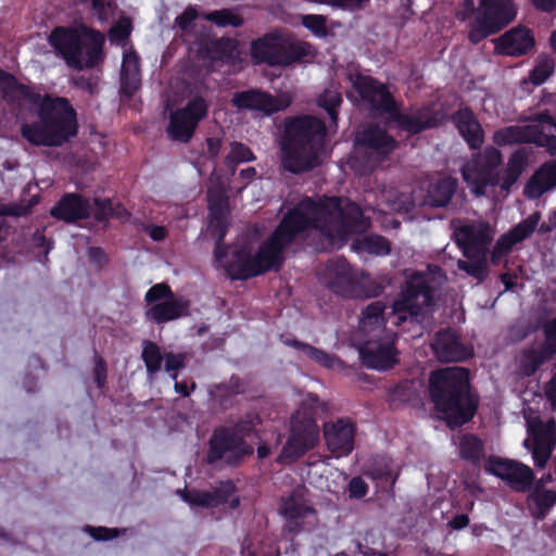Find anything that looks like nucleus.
<instances>
[{"label": "nucleus", "mask_w": 556, "mask_h": 556, "mask_svg": "<svg viewBox=\"0 0 556 556\" xmlns=\"http://www.w3.org/2000/svg\"><path fill=\"white\" fill-rule=\"evenodd\" d=\"M370 219L358 204L340 197L314 200L304 197L289 208L274 231L258 247L255 254L248 244L229 249L223 266L231 280H248L268 271H279L285 263L283 252L308 230H316L328 240H344L351 235L365 232ZM216 258L222 262L219 244Z\"/></svg>", "instance_id": "nucleus-1"}, {"label": "nucleus", "mask_w": 556, "mask_h": 556, "mask_svg": "<svg viewBox=\"0 0 556 556\" xmlns=\"http://www.w3.org/2000/svg\"><path fill=\"white\" fill-rule=\"evenodd\" d=\"M30 103L37 106V121L21 127L22 137L30 144L56 148L77 136V112L67 98L39 92V100Z\"/></svg>", "instance_id": "nucleus-2"}, {"label": "nucleus", "mask_w": 556, "mask_h": 556, "mask_svg": "<svg viewBox=\"0 0 556 556\" xmlns=\"http://www.w3.org/2000/svg\"><path fill=\"white\" fill-rule=\"evenodd\" d=\"M527 161L526 152L517 150L508 157L506 167L501 169L502 152L493 146H488L471 155L470 160L464 164L462 175L477 197L485 195L489 187H500L502 191L508 193L525 170Z\"/></svg>", "instance_id": "nucleus-3"}, {"label": "nucleus", "mask_w": 556, "mask_h": 556, "mask_svg": "<svg viewBox=\"0 0 556 556\" xmlns=\"http://www.w3.org/2000/svg\"><path fill=\"white\" fill-rule=\"evenodd\" d=\"M326 125L311 115L296 116L286 123L281 139V164L287 172L301 174L320 164Z\"/></svg>", "instance_id": "nucleus-4"}, {"label": "nucleus", "mask_w": 556, "mask_h": 556, "mask_svg": "<svg viewBox=\"0 0 556 556\" xmlns=\"http://www.w3.org/2000/svg\"><path fill=\"white\" fill-rule=\"evenodd\" d=\"M429 393L434 408L450 427L469 421L477 403L469 392V374L463 367L434 370L429 379Z\"/></svg>", "instance_id": "nucleus-5"}, {"label": "nucleus", "mask_w": 556, "mask_h": 556, "mask_svg": "<svg viewBox=\"0 0 556 556\" xmlns=\"http://www.w3.org/2000/svg\"><path fill=\"white\" fill-rule=\"evenodd\" d=\"M104 36L101 31L73 27H55L48 42L65 63L75 70L93 68L103 60Z\"/></svg>", "instance_id": "nucleus-6"}, {"label": "nucleus", "mask_w": 556, "mask_h": 556, "mask_svg": "<svg viewBox=\"0 0 556 556\" xmlns=\"http://www.w3.org/2000/svg\"><path fill=\"white\" fill-rule=\"evenodd\" d=\"M331 406L308 393L300 408L291 416L290 434L278 457L280 463H291L313 450L319 442V428L316 418L328 414Z\"/></svg>", "instance_id": "nucleus-7"}, {"label": "nucleus", "mask_w": 556, "mask_h": 556, "mask_svg": "<svg viewBox=\"0 0 556 556\" xmlns=\"http://www.w3.org/2000/svg\"><path fill=\"white\" fill-rule=\"evenodd\" d=\"M315 55L316 51L309 42L277 30L254 39L250 47V56L254 65L288 67L294 63H306Z\"/></svg>", "instance_id": "nucleus-8"}, {"label": "nucleus", "mask_w": 556, "mask_h": 556, "mask_svg": "<svg viewBox=\"0 0 556 556\" xmlns=\"http://www.w3.org/2000/svg\"><path fill=\"white\" fill-rule=\"evenodd\" d=\"M466 4L470 5V13L475 15L468 23L467 35L472 45L500 33L517 14L513 0H480L478 8L473 7L472 0H466Z\"/></svg>", "instance_id": "nucleus-9"}, {"label": "nucleus", "mask_w": 556, "mask_h": 556, "mask_svg": "<svg viewBox=\"0 0 556 556\" xmlns=\"http://www.w3.org/2000/svg\"><path fill=\"white\" fill-rule=\"evenodd\" d=\"M357 157L351 167L359 175L371 173L396 149V139L378 125H369L356 137Z\"/></svg>", "instance_id": "nucleus-10"}, {"label": "nucleus", "mask_w": 556, "mask_h": 556, "mask_svg": "<svg viewBox=\"0 0 556 556\" xmlns=\"http://www.w3.org/2000/svg\"><path fill=\"white\" fill-rule=\"evenodd\" d=\"M258 422L260 418L256 415H250L247 419L239 421L232 430L216 429L211 438V463L217 458L235 463L241 457L252 454L253 447L244 442V438L254 433Z\"/></svg>", "instance_id": "nucleus-11"}, {"label": "nucleus", "mask_w": 556, "mask_h": 556, "mask_svg": "<svg viewBox=\"0 0 556 556\" xmlns=\"http://www.w3.org/2000/svg\"><path fill=\"white\" fill-rule=\"evenodd\" d=\"M523 416L529 434L525 445L531 451L534 465L544 468L556 447V424L553 419L543 420L532 406L523 408Z\"/></svg>", "instance_id": "nucleus-12"}, {"label": "nucleus", "mask_w": 556, "mask_h": 556, "mask_svg": "<svg viewBox=\"0 0 556 556\" xmlns=\"http://www.w3.org/2000/svg\"><path fill=\"white\" fill-rule=\"evenodd\" d=\"M278 511L285 519V529L290 533L311 531L319 523L318 513L304 488H298L282 496Z\"/></svg>", "instance_id": "nucleus-13"}, {"label": "nucleus", "mask_w": 556, "mask_h": 556, "mask_svg": "<svg viewBox=\"0 0 556 556\" xmlns=\"http://www.w3.org/2000/svg\"><path fill=\"white\" fill-rule=\"evenodd\" d=\"M206 113L207 103L204 97L202 94L191 97L184 108L170 111L166 128L168 137L174 141L189 142Z\"/></svg>", "instance_id": "nucleus-14"}, {"label": "nucleus", "mask_w": 556, "mask_h": 556, "mask_svg": "<svg viewBox=\"0 0 556 556\" xmlns=\"http://www.w3.org/2000/svg\"><path fill=\"white\" fill-rule=\"evenodd\" d=\"M350 81L361 100L366 103L372 112L389 116L390 113L394 111L397 103L394 96L389 90L388 85L372 76L362 73L350 75Z\"/></svg>", "instance_id": "nucleus-15"}, {"label": "nucleus", "mask_w": 556, "mask_h": 556, "mask_svg": "<svg viewBox=\"0 0 556 556\" xmlns=\"http://www.w3.org/2000/svg\"><path fill=\"white\" fill-rule=\"evenodd\" d=\"M324 278L327 287L343 298H359L364 294L357 271L344 257L329 261Z\"/></svg>", "instance_id": "nucleus-16"}, {"label": "nucleus", "mask_w": 556, "mask_h": 556, "mask_svg": "<svg viewBox=\"0 0 556 556\" xmlns=\"http://www.w3.org/2000/svg\"><path fill=\"white\" fill-rule=\"evenodd\" d=\"M453 238L464 256L489 254L494 230L488 222H470L456 227Z\"/></svg>", "instance_id": "nucleus-17"}, {"label": "nucleus", "mask_w": 556, "mask_h": 556, "mask_svg": "<svg viewBox=\"0 0 556 556\" xmlns=\"http://www.w3.org/2000/svg\"><path fill=\"white\" fill-rule=\"evenodd\" d=\"M389 118L396 124L400 130L410 136L439 126L438 113L430 105L412 106L402 112L396 104Z\"/></svg>", "instance_id": "nucleus-18"}, {"label": "nucleus", "mask_w": 556, "mask_h": 556, "mask_svg": "<svg viewBox=\"0 0 556 556\" xmlns=\"http://www.w3.org/2000/svg\"><path fill=\"white\" fill-rule=\"evenodd\" d=\"M323 432L327 448L334 457L348 456L354 450L356 427L351 419L329 420L324 424Z\"/></svg>", "instance_id": "nucleus-19"}, {"label": "nucleus", "mask_w": 556, "mask_h": 556, "mask_svg": "<svg viewBox=\"0 0 556 556\" xmlns=\"http://www.w3.org/2000/svg\"><path fill=\"white\" fill-rule=\"evenodd\" d=\"M486 470L506 481L516 491L528 490L534 479L530 467L510 459L491 457L486 464Z\"/></svg>", "instance_id": "nucleus-20"}, {"label": "nucleus", "mask_w": 556, "mask_h": 556, "mask_svg": "<svg viewBox=\"0 0 556 556\" xmlns=\"http://www.w3.org/2000/svg\"><path fill=\"white\" fill-rule=\"evenodd\" d=\"M230 225L229 197L224 188L217 189L211 173V239L218 245L225 238Z\"/></svg>", "instance_id": "nucleus-21"}, {"label": "nucleus", "mask_w": 556, "mask_h": 556, "mask_svg": "<svg viewBox=\"0 0 556 556\" xmlns=\"http://www.w3.org/2000/svg\"><path fill=\"white\" fill-rule=\"evenodd\" d=\"M50 215L66 224H74L91 216L90 201L77 192L64 193L51 207Z\"/></svg>", "instance_id": "nucleus-22"}, {"label": "nucleus", "mask_w": 556, "mask_h": 556, "mask_svg": "<svg viewBox=\"0 0 556 556\" xmlns=\"http://www.w3.org/2000/svg\"><path fill=\"white\" fill-rule=\"evenodd\" d=\"M533 31L522 25L513 27L495 40V50L501 55L521 56L534 47Z\"/></svg>", "instance_id": "nucleus-23"}, {"label": "nucleus", "mask_w": 556, "mask_h": 556, "mask_svg": "<svg viewBox=\"0 0 556 556\" xmlns=\"http://www.w3.org/2000/svg\"><path fill=\"white\" fill-rule=\"evenodd\" d=\"M231 103L238 110L258 111L265 115H271L283 110V105L276 97L261 89L235 92Z\"/></svg>", "instance_id": "nucleus-24"}, {"label": "nucleus", "mask_w": 556, "mask_h": 556, "mask_svg": "<svg viewBox=\"0 0 556 556\" xmlns=\"http://www.w3.org/2000/svg\"><path fill=\"white\" fill-rule=\"evenodd\" d=\"M189 307V300L173 295L166 301L150 306L146 312V318L151 323L161 325L187 316Z\"/></svg>", "instance_id": "nucleus-25"}, {"label": "nucleus", "mask_w": 556, "mask_h": 556, "mask_svg": "<svg viewBox=\"0 0 556 556\" xmlns=\"http://www.w3.org/2000/svg\"><path fill=\"white\" fill-rule=\"evenodd\" d=\"M142 358L149 375H153L164 368L176 380L177 371L185 367L186 355L182 353L162 354L161 350H142Z\"/></svg>", "instance_id": "nucleus-26"}, {"label": "nucleus", "mask_w": 556, "mask_h": 556, "mask_svg": "<svg viewBox=\"0 0 556 556\" xmlns=\"http://www.w3.org/2000/svg\"><path fill=\"white\" fill-rule=\"evenodd\" d=\"M458 132L471 150H479L484 141L483 129L469 108L458 110L454 115Z\"/></svg>", "instance_id": "nucleus-27"}, {"label": "nucleus", "mask_w": 556, "mask_h": 556, "mask_svg": "<svg viewBox=\"0 0 556 556\" xmlns=\"http://www.w3.org/2000/svg\"><path fill=\"white\" fill-rule=\"evenodd\" d=\"M231 66L232 71H238L242 67V52L238 48V40L229 37L220 39L211 38V72L214 70L215 62Z\"/></svg>", "instance_id": "nucleus-28"}, {"label": "nucleus", "mask_w": 556, "mask_h": 556, "mask_svg": "<svg viewBox=\"0 0 556 556\" xmlns=\"http://www.w3.org/2000/svg\"><path fill=\"white\" fill-rule=\"evenodd\" d=\"M0 98L8 103L15 102L17 98L35 102L39 100V92L20 83L13 74L0 68Z\"/></svg>", "instance_id": "nucleus-29"}, {"label": "nucleus", "mask_w": 556, "mask_h": 556, "mask_svg": "<svg viewBox=\"0 0 556 556\" xmlns=\"http://www.w3.org/2000/svg\"><path fill=\"white\" fill-rule=\"evenodd\" d=\"M556 187V160L543 163L525 187V194L538 199Z\"/></svg>", "instance_id": "nucleus-30"}, {"label": "nucleus", "mask_w": 556, "mask_h": 556, "mask_svg": "<svg viewBox=\"0 0 556 556\" xmlns=\"http://www.w3.org/2000/svg\"><path fill=\"white\" fill-rule=\"evenodd\" d=\"M211 517L227 514L240 504L239 495L231 481H222L211 491Z\"/></svg>", "instance_id": "nucleus-31"}, {"label": "nucleus", "mask_w": 556, "mask_h": 556, "mask_svg": "<svg viewBox=\"0 0 556 556\" xmlns=\"http://www.w3.org/2000/svg\"><path fill=\"white\" fill-rule=\"evenodd\" d=\"M403 292L420 308L430 307L434 304L433 289L427 277L421 273H414L405 283Z\"/></svg>", "instance_id": "nucleus-32"}, {"label": "nucleus", "mask_w": 556, "mask_h": 556, "mask_svg": "<svg viewBox=\"0 0 556 556\" xmlns=\"http://www.w3.org/2000/svg\"><path fill=\"white\" fill-rule=\"evenodd\" d=\"M457 187L458 181L456 178L451 176L439 178L429 185L426 202L431 207H444L451 202Z\"/></svg>", "instance_id": "nucleus-33"}, {"label": "nucleus", "mask_w": 556, "mask_h": 556, "mask_svg": "<svg viewBox=\"0 0 556 556\" xmlns=\"http://www.w3.org/2000/svg\"><path fill=\"white\" fill-rule=\"evenodd\" d=\"M140 87V74L138 56L136 53L124 54L121 68V87L122 96L131 98Z\"/></svg>", "instance_id": "nucleus-34"}, {"label": "nucleus", "mask_w": 556, "mask_h": 556, "mask_svg": "<svg viewBox=\"0 0 556 556\" xmlns=\"http://www.w3.org/2000/svg\"><path fill=\"white\" fill-rule=\"evenodd\" d=\"M556 350H522L516 357V372L520 376H531Z\"/></svg>", "instance_id": "nucleus-35"}, {"label": "nucleus", "mask_w": 556, "mask_h": 556, "mask_svg": "<svg viewBox=\"0 0 556 556\" xmlns=\"http://www.w3.org/2000/svg\"><path fill=\"white\" fill-rule=\"evenodd\" d=\"M399 350H358L362 364L370 369L387 370L397 362Z\"/></svg>", "instance_id": "nucleus-36"}, {"label": "nucleus", "mask_w": 556, "mask_h": 556, "mask_svg": "<svg viewBox=\"0 0 556 556\" xmlns=\"http://www.w3.org/2000/svg\"><path fill=\"white\" fill-rule=\"evenodd\" d=\"M352 249L357 253L386 256L391 253V243L381 235L369 233L354 240Z\"/></svg>", "instance_id": "nucleus-37"}, {"label": "nucleus", "mask_w": 556, "mask_h": 556, "mask_svg": "<svg viewBox=\"0 0 556 556\" xmlns=\"http://www.w3.org/2000/svg\"><path fill=\"white\" fill-rule=\"evenodd\" d=\"M533 127L521 128L519 126H508L494 132L493 140L497 146H508L515 143H529Z\"/></svg>", "instance_id": "nucleus-38"}, {"label": "nucleus", "mask_w": 556, "mask_h": 556, "mask_svg": "<svg viewBox=\"0 0 556 556\" xmlns=\"http://www.w3.org/2000/svg\"><path fill=\"white\" fill-rule=\"evenodd\" d=\"M93 205L92 216L98 223L108 222L112 217L123 218L125 215H129L122 204H114L109 198H94Z\"/></svg>", "instance_id": "nucleus-39"}, {"label": "nucleus", "mask_w": 556, "mask_h": 556, "mask_svg": "<svg viewBox=\"0 0 556 556\" xmlns=\"http://www.w3.org/2000/svg\"><path fill=\"white\" fill-rule=\"evenodd\" d=\"M488 255L481 253L475 256H465L467 261L458 260L457 268L481 282L489 274Z\"/></svg>", "instance_id": "nucleus-40"}, {"label": "nucleus", "mask_w": 556, "mask_h": 556, "mask_svg": "<svg viewBox=\"0 0 556 556\" xmlns=\"http://www.w3.org/2000/svg\"><path fill=\"white\" fill-rule=\"evenodd\" d=\"M530 503L533 505V514L538 519H543L549 509L556 504V492L542 490L539 486L530 494Z\"/></svg>", "instance_id": "nucleus-41"}, {"label": "nucleus", "mask_w": 556, "mask_h": 556, "mask_svg": "<svg viewBox=\"0 0 556 556\" xmlns=\"http://www.w3.org/2000/svg\"><path fill=\"white\" fill-rule=\"evenodd\" d=\"M392 311L397 317L396 324L400 325L407 319V316L412 319H417L422 309L419 304L413 302V300L402 291L400 298L393 302Z\"/></svg>", "instance_id": "nucleus-42"}, {"label": "nucleus", "mask_w": 556, "mask_h": 556, "mask_svg": "<svg viewBox=\"0 0 556 556\" xmlns=\"http://www.w3.org/2000/svg\"><path fill=\"white\" fill-rule=\"evenodd\" d=\"M541 219V213L534 212L529 215L526 219L514 226L507 235L517 244L531 237L539 226Z\"/></svg>", "instance_id": "nucleus-43"}, {"label": "nucleus", "mask_w": 556, "mask_h": 556, "mask_svg": "<svg viewBox=\"0 0 556 556\" xmlns=\"http://www.w3.org/2000/svg\"><path fill=\"white\" fill-rule=\"evenodd\" d=\"M342 102L343 99L340 92L328 89L325 90L321 94H319L317 99L318 106L325 110L328 118L331 121V124L333 125H337L338 109L341 106Z\"/></svg>", "instance_id": "nucleus-44"}, {"label": "nucleus", "mask_w": 556, "mask_h": 556, "mask_svg": "<svg viewBox=\"0 0 556 556\" xmlns=\"http://www.w3.org/2000/svg\"><path fill=\"white\" fill-rule=\"evenodd\" d=\"M459 455L465 459L478 462L482 456V442L475 435H463L459 441Z\"/></svg>", "instance_id": "nucleus-45"}, {"label": "nucleus", "mask_w": 556, "mask_h": 556, "mask_svg": "<svg viewBox=\"0 0 556 556\" xmlns=\"http://www.w3.org/2000/svg\"><path fill=\"white\" fill-rule=\"evenodd\" d=\"M189 56L193 61H202L204 65L208 60V31L203 29L194 36L188 48Z\"/></svg>", "instance_id": "nucleus-46"}, {"label": "nucleus", "mask_w": 556, "mask_h": 556, "mask_svg": "<svg viewBox=\"0 0 556 556\" xmlns=\"http://www.w3.org/2000/svg\"><path fill=\"white\" fill-rule=\"evenodd\" d=\"M555 61L552 58L541 59L538 64L530 71L529 80L534 86L543 85L554 73Z\"/></svg>", "instance_id": "nucleus-47"}, {"label": "nucleus", "mask_w": 556, "mask_h": 556, "mask_svg": "<svg viewBox=\"0 0 556 556\" xmlns=\"http://www.w3.org/2000/svg\"><path fill=\"white\" fill-rule=\"evenodd\" d=\"M200 16L194 5H188L181 14L175 18V26L184 34L189 35L193 31L194 23ZM201 17L208 21V13H202Z\"/></svg>", "instance_id": "nucleus-48"}, {"label": "nucleus", "mask_w": 556, "mask_h": 556, "mask_svg": "<svg viewBox=\"0 0 556 556\" xmlns=\"http://www.w3.org/2000/svg\"><path fill=\"white\" fill-rule=\"evenodd\" d=\"M367 476L379 483L390 482L393 484L395 482L392 464L387 458L376 460L372 468L367 471Z\"/></svg>", "instance_id": "nucleus-49"}, {"label": "nucleus", "mask_w": 556, "mask_h": 556, "mask_svg": "<svg viewBox=\"0 0 556 556\" xmlns=\"http://www.w3.org/2000/svg\"><path fill=\"white\" fill-rule=\"evenodd\" d=\"M255 160V155L252 150L242 142H232L230 146V152L226 157V165L235 168L239 163L251 162Z\"/></svg>", "instance_id": "nucleus-50"}, {"label": "nucleus", "mask_w": 556, "mask_h": 556, "mask_svg": "<svg viewBox=\"0 0 556 556\" xmlns=\"http://www.w3.org/2000/svg\"><path fill=\"white\" fill-rule=\"evenodd\" d=\"M430 348H466L460 342V336L456 329L445 328L440 329L434 337V342Z\"/></svg>", "instance_id": "nucleus-51"}, {"label": "nucleus", "mask_w": 556, "mask_h": 556, "mask_svg": "<svg viewBox=\"0 0 556 556\" xmlns=\"http://www.w3.org/2000/svg\"><path fill=\"white\" fill-rule=\"evenodd\" d=\"M307 358L320 364L321 366L340 370L343 368V363L327 350H303Z\"/></svg>", "instance_id": "nucleus-52"}, {"label": "nucleus", "mask_w": 556, "mask_h": 556, "mask_svg": "<svg viewBox=\"0 0 556 556\" xmlns=\"http://www.w3.org/2000/svg\"><path fill=\"white\" fill-rule=\"evenodd\" d=\"M211 23L220 27H239L243 24V18L230 9H222L211 11Z\"/></svg>", "instance_id": "nucleus-53"}, {"label": "nucleus", "mask_w": 556, "mask_h": 556, "mask_svg": "<svg viewBox=\"0 0 556 556\" xmlns=\"http://www.w3.org/2000/svg\"><path fill=\"white\" fill-rule=\"evenodd\" d=\"M515 244L516 243L507 233L502 235L490 253L491 263L495 266L498 265L502 260L511 252Z\"/></svg>", "instance_id": "nucleus-54"}, {"label": "nucleus", "mask_w": 556, "mask_h": 556, "mask_svg": "<svg viewBox=\"0 0 556 556\" xmlns=\"http://www.w3.org/2000/svg\"><path fill=\"white\" fill-rule=\"evenodd\" d=\"M132 30L131 21L127 17L119 18L110 29L111 42L125 43Z\"/></svg>", "instance_id": "nucleus-55"}, {"label": "nucleus", "mask_w": 556, "mask_h": 556, "mask_svg": "<svg viewBox=\"0 0 556 556\" xmlns=\"http://www.w3.org/2000/svg\"><path fill=\"white\" fill-rule=\"evenodd\" d=\"M384 308L386 306L381 301L368 304L362 312L361 321L364 325L382 324Z\"/></svg>", "instance_id": "nucleus-56"}, {"label": "nucleus", "mask_w": 556, "mask_h": 556, "mask_svg": "<svg viewBox=\"0 0 556 556\" xmlns=\"http://www.w3.org/2000/svg\"><path fill=\"white\" fill-rule=\"evenodd\" d=\"M174 292L172 288L165 283L160 282L154 286H152L144 294V301L147 304L154 305L156 303H160V301H166L169 298H173Z\"/></svg>", "instance_id": "nucleus-57"}, {"label": "nucleus", "mask_w": 556, "mask_h": 556, "mask_svg": "<svg viewBox=\"0 0 556 556\" xmlns=\"http://www.w3.org/2000/svg\"><path fill=\"white\" fill-rule=\"evenodd\" d=\"M99 81V76L94 74H81L73 78L74 87L86 91L89 94L97 93Z\"/></svg>", "instance_id": "nucleus-58"}, {"label": "nucleus", "mask_w": 556, "mask_h": 556, "mask_svg": "<svg viewBox=\"0 0 556 556\" xmlns=\"http://www.w3.org/2000/svg\"><path fill=\"white\" fill-rule=\"evenodd\" d=\"M326 17L318 14H307L303 16L302 24L316 36L327 35Z\"/></svg>", "instance_id": "nucleus-59"}, {"label": "nucleus", "mask_w": 556, "mask_h": 556, "mask_svg": "<svg viewBox=\"0 0 556 556\" xmlns=\"http://www.w3.org/2000/svg\"><path fill=\"white\" fill-rule=\"evenodd\" d=\"M433 356L441 362H460L473 355L472 350H432Z\"/></svg>", "instance_id": "nucleus-60"}, {"label": "nucleus", "mask_w": 556, "mask_h": 556, "mask_svg": "<svg viewBox=\"0 0 556 556\" xmlns=\"http://www.w3.org/2000/svg\"><path fill=\"white\" fill-rule=\"evenodd\" d=\"M530 142L535 143L539 147L546 148L547 151L552 155L556 154V136L555 135H545V134L536 130L535 128H533Z\"/></svg>", "instance_id": "nucleus-61"}, {"label": "nucleus", "mask_w": 556, "mask_h": 556, "mask_svg": "<svg viewBox=\"0 0 556 556\" xmlns=\"http://www.w3.org/2000/svg\"><path fill=\"white\" fill-rule=\"evenodd\" d=\"M91 10L100 22H106L113 14V4L106 0H91Z\"/></svg>", "instance_id": "nucleus-62"}, {"label": "nucleus", "mask_w": 556, "mask_h": 556, "mask_svg": "<svg viewBox=\"0 0 556 556\" xmlns=\"http://www.w3.org/2000/svg\"><path fill=\"white\" fill-rule=\"evenodd\" d=\"M368 492V485L361 477H354L349 483L350 497L363 498Z\"/></svg>", "instance_id": "nucleus-63"}, {"label": "nucleus", "mask_w": 556, "mask_h": 556, "mask_svg": "<svg viewBox=\"0 0 556 556\" xmlns=\"http://www.w3.org/2000/svg\"><path fill=\"white\" fill-rule=\"evenodd\" d=\"M543 333L545 343L540 348H556V317L544 324Z\"/></svg>", "instance_id": "nucleus-64"}]
</instances>
